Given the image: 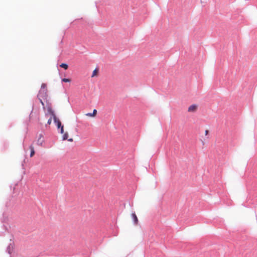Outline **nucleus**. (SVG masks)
I'll list each match as a JSON object with an SVG mask.
<instances>
[{
    "label": "nucleus",
    "instance_id": "obj_1",
    "mask_svg": "<svg viewBox=\"0 0 257 257\" xmlns=\"http://www.w3.org/2000/svg\"><path fill=\"white\" fill-rule=\"evenodd\" d=\"M47 96V90H40L38 95V97L40 101V102L43 105L44 108H45L44 103L42 101V98H45V97H46Z\"/></svg>",
    "mask_w": 257,
    "mask_h": 257
},
{
    "label": "nucleus",
    "instance_id": "obj_2",
    "mask_svg": "<svg viewBox=\"0 0 257 257\" xmlns=\"http://www.w3.org/2000/svg\"><path fill=\"white\" fill-rule=\"evenodd\" d=\"M54 122L57 125L58 128H61V133L63 134L64 133V128L63 125H61V122L60 120L57 118V117H54V118L53 119Z\"/></svg>",
    "mask_w": 257,
    "mask_h": 257
},
{
    "label": "nucleus",
    "instance_id": "obj_3",
    "mask_svg": "<svg viewBox=\"0 0 257 257\" xmlns=\"http://www.w3.org/2000/svg\"><path fill=\"white\" fill-rule=\"evenodd\" d=\"M198 109V105L197 104H192L189 106L188 111L189 112H195Z\"/></svg>",
    "mask_w": 257,
    "mask_h": 257
},
{
    "label": "nucleus",
    "instance_id": "obj_4",
    "mask_svg": "<svg viewBox=\"0 0 257 257\" xmlns=\"http://www.w3.org/2000/svg\"><path fill=\"white\" fill-rule=\"evenodd\" d=\"M48 113L51 115V117H53V118H54V117H56L54 111L52 110V109L51 107L48 108Z\"/></svg>",
    "mask_w": 257,
    "mask_h": 257
},
{
    "label": "nucleus",
    "instance_id": "obj_5",
    "mask_svg": "<svg viewBox=\"0 0 257 257\" xmlns=\"http://www.w3.org/2000/svg\"><path fill=\"white\" fill-rule=\"evenodd\" d=\"M132 216L133 217L135 224H138L139 221L136 214L135 213H133L132 214Z\"/></svg>",
    "mask_w": 257,
    "mask_h": 257
},
{
    "label": "nucleus",
    "instance_id": "obj_6",
    "mask_svg": "<svg viewBox=\"0 0 257 257\" xmlns=\"http://www.w3.org/2000/svg\"><path fill=\"white\" fill-rule=\"evenodd\" d=\"M96 113L97 110L96 109H94L92 113H88L86 115L88 116L93 117L96 115Z\"/></svg>",
    "mask_w": 257,
    "mask_h": 257
},
{
    "label": "nucleus",
    "instance_id": "obj_7",
    "mask_svg": "<svg viewBox=\"0 0 257 257\" xmlns=\"http://www.w3.org/2000/svg\"><path fill=\"white\" fill-rule=\"evenodd\" d=\"M30 149L31 150L30 157H32L35 154L34 148L33 145L30 146Z\"/></svg>",
    "mask_w": 257,
    "mask_h": 257
},
{
    "label": "nucleus",
    "instance_id": "obj_8",
    "mask_svg": "<svg viewBox=\"0 0 257 257\" xmlns=\"http://www.w3.org/2000/svg\"><path fill=\"white\" fill-rule=\"evenodd\" d=\"M98 69H95L93 70V72H92V76L91 77H93L94 76H96L97 75V74H98Z\"/></svg>",
    "mask_w": 257,
    "mask_h": 257
},
{
    "label": "nucleus",
    "instance_id": "obj_9",
    "mask_svg": "<svg viewBox=\"0 0 257 257\" xmlns=\"http://www.w3.org/2000/svg\"><path fill=\"white\" fill-rule=\"evenodd\" d=\"M60 66L64 69H65V70L67 69L68 68V66L67 64H65V63H62Z\"/></svg>",
    "mask_w": 257,
    "mask_h": 257
},
{
    "label": "nucleus",
    "instance_id": "obj_10",
    "mask_svg": "<svg viewBox=\"0 0 257 257\" xmlns=\"http://www.w3.org/2000/svg\"><path fill=\"white\" fill-rule=\"evenodd\" d=\"M13 247L12 245H10L8 247V251L10 254H11L13 251Z\"/></svg>",
    "mask_w": 257,
    "mask_h": 257
},
{
    "label": "nucleus",
    "instance_id": "obj_11",
    "mask_svg": "<svg viewBox=\"0 0 257 257\" xmlns=\"http://www.w3.org/2000/svg\"><path fill=\"white\" fill-rule=\"evenodd\" d=\"M42 135H40V137H39V138L38 140V143L39 144H40V145H42L43 142V140L42 139Z\"/></svg>",
    "mask_w": 257,
    "mask_h": 257
},
{
    "label": "nucleus",
    "instance_id": "obj_12",
    "mask_svg": "<svg viewBox=\"0 0 257 257\" xmlns=\"http://www.w3.org/2000/svg\"><path fill=\"white\" fill-rule=\"evenodd\" d=\"M68 133H65L63 136V140H66L68 139Z\"/></svg>",
    "mask_w": 257,
    "mask_h": 257
},
{
    "label": "nucleus",
    "instance_id": "obj_13",
    "mask_svg": "<svg viewBox=\"0 0 257 257\" xmlns=\"http://www.w3.org/2000/svg\"><path fill=\"white\" fill-rule=\"evenodd\" d=\"M40 90H47L46 84H44V83H43V84L41 85V89H40Z\"/></svg>",
    "mask_w": 257,
    "mask_h": 257
},
{
    "label": "nucleus",
    "instance_id": "obj_14",
    "mask_svg": "<svg viewBox=\"0 0 257 257\" xmlns=\"http://www.w3.org/2000/svg\"><path fill=\"white\" fill-rule=\"evenodd\" d=\"M62 81L64 82H70L71 80L68 78H63L62 79Z\"/></svg>",
    "mask_w": 257,
    "mask_h": 257
},
{
    "label": "nucleus",
    "instance_id": "obj_15",
    "mask_svg": "<svg viewBox=\"0 0 257 257\" xmlns=\"http://www.w3.org/2000/svg\"><path fill=\"white\" fill-rule=\"evenodd\" d=\"M52 118H53V117H51L48 119V121H47V123H48V124H50L51 123V122H52Z\"/></svg>",
    "mask_w": 257,
    "mask_h": 257
},
{
    "label": "nucleus",
    "instance_id": "obj_16",
    "mask_svg": "<svg viewBox=\"0 0 257 257\" xmlns=\"http://www.w3.org/2000/svg\"><path fill=\"white\" fill-rule=\"evenodd\" d=\"M209 133V131L208 130H206L205 132V135L207 136Z\"/></svg>",
    "mask_w": 257,
    "mask_h": 257
},
{
    "label": "nucleus",
    "instance_id": "obj_17",
    "mask_svg": "<svg viewBox=\"0 0 257 257\" xmlns=\"http://www.w3.org/2000/svg\"><path fill=\"white\" fill-rule=\"evenodd\" d=\"M68 141L71 142H73V139L71 138V139H68Z\"/></svg>",
    "mask_w": 257,
    "mask_h": 257
}]
</instances>
